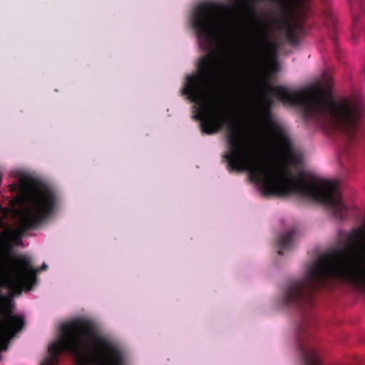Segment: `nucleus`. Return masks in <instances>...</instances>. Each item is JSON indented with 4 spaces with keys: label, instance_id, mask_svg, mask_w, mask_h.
<instances>
[{
    "label": "nucleus",
    "instance_id": "1",
    "mask_svg": "<svg viewBox=\"0 0 365 365\" xmlns=\"http://www.w3.org/2000/svg\"><path fill=\"white\" fill-rule=\"evenodd\" d=\"M218 76L219 56L212 51L199 59L197 71L187 76L181 92L195 104L193 118L200 121L202 133L213 135L227 126V150L222 158L229 171H247L251 180L260 184L265 197L296 194L309 197L325 205L336 218L343 220L347 209L337 182L314 176L306 178L303 173L294 177L288 166L274 165L259 158L252 145L243 138L240 126L231 120L227 110L212 101L210 87Z\"/></svg>",
    "mask_w": 365,
    "mask_h": 365
},
{
    "label": "nucleus",
    "instance_id": "2",
    "mask_svg": "<svg viewBox=\"0 0 365 365\" xmlns=\"http://www.w3.org/2000/svg\"><path fill=\"white\" fill-rule=\"evenodd\" d=\"M269 89L284 105L298 108L305 121L313 120L344 135L346 149L365 135L362 126L365 106L359 94L335 101L331 93L320 85L299 90L282 86H270Z\"/></svg>",
    "mask_w": 365,
    "mask_h": 365
},
{
    "label": "nucleus",
    "instance_id": "3",
    "mask_svg": "<svg viewBox=\"0 0 365 365\" xmlns=\"http://www.w3.org/2000/svg\"><path fill=\"white\" fill-rule=\"evenodd\" d=\"M58 339L48 346L49 356L41 365H53L63 352L71 354L76 365H128L123 351L102 336L96 324L77 318L61 327Z\"/></svg>",
    "mask_w": 365,
    "mask_h": 365
},
{
    "label": "nucleus",
    "instance_id": "4",
    "mask_svg": "<svg viewBox=\"0 0 365 365\" xmlns=\"http://www.w3.org/2000/svg\"><path fill=\"white\" fill-rule=\"evenodd\" d=\"M21 243V236L6 230L0 233V274L7 288L21 293L23 288L31 289L36 282L37 273L46 270V263L34 269L31 259L26 255H15L14 249Z\"/></svg>",
    "mask_w": 365,
    "mask_h": 365
},
{
    "label": "nucleus",
    "instance_id": "5",
    "mask_svg": "<svg viewBox=\"0 0 365 365\" xmlns=\"http://www.w3.org/2000/svg\"><path fill=\"white\" fill-rule=\"evenodd\" d=\"M25 190L26 207L20 215L21 230L35 229L54 212L58 197L48 185L31 177L21 179Z\"/></svg>",
    "mask_w": 365,
    "mask_h": 365
},
{
    "label": "nucleus",
    "instance_id": "6",
    "mask_svg": "<svg viewBox=\"0 0 365 365\" xmlns=\"http://www.w3.org/2000/svg\"><path fill=\"white\" fill-rule=\"evenodd\" d=\"M235 9L234 6L219 1L203 2L195 7L192 25L207 47H210L219 34L227 28L228 15Z\"/></svg>",
    "mask_w": 365,
    "mask_h": 365
},
{
    "label": "nucleus",
    "instance_id": "7",
    "mask_svg": "<svg viewBox=\"0 0 365 365\" xmlns=\"http://www.w3.org/2000/svg\"><path fill=\"white\" fill-rule=\"evenodd\" d=\"M282 17L275 21V28L284 34L285 41L297 46L307 32L306 22L314 15L311 0H282Z\"/></svg>",
    "mask_w": 365,
    "mask_h": 365
},
{
    "label": "nucleus",
    "instance_id": "8",
    "mask_svg": "<svg viewBox=\"0 0 365 365\" xmlns=\"http://www.w3.org/2000/svg\"><path fill=\"white\" fill-rule=\"evenodd\" d=\"M247 8L250 16L256 23L255 32L253 36L254 46L252 60L254 62H260L265 54H267L269 58H277L280 43L271 39L268 26L260 21L254 4L248 2Z\"/></svg>",
    "mask_w": 365,
    "mask_h": 365
},
{
    "label": "nucleus",
    "instance_id": "9",
    "mask_svg": "<svg viewBox=\"0 0 365 365\" xmlns=\"http://www.w3.org/2000/svg\"><path fill=\"white\" fill-rule=\"evenodd\" d=\"M12 299L0 294V339H9L21 331L25 326V319L22 315L13 314Z\"/></svg>",
    "mask_w": 365,
    "mask_h": 365
},
{
    "label": "nucleus",
    "instance_id": "10",
    "mask_svg": "<svg viewBox=\"0 0 365 365\" xmlns=\"http://www.w3.org/2000/svg\"><path fill=\"white\" fill-rule=\"evenodd\" d=\"M257 118L265 128V138L280 147L288 148L290 140L284 128L274 118L272 108L258 106Z\"/></svg>",
    "mask_w": 365,
    "mask_h": 365
},
{
    "label": "nucleus",
    "instance_id": "11",
    "mask_svg": "<svg viewBox=\"0 0 365 365\" xmlns=\"http://www.w3.org/2000/svg\"><path fill=\"white\" fill-rule=\"evenodd\" d=\"M245 69L238 61H232L226 67V74L232 84L239 87L244 78Z\"/></svg>",
    "mask_w": 365,
    "mask_h": 365
},
{
    "label": "nucleus",
    "instance_id": "12",
    "mask_svg": "<svg viewBox=\"0 0 365 365\" xmlns=\"http://www.w3.org/2000/svg\"><path fill=\"white\" fill-rule=\"evenodd\" d=\"M354 26L362 23L365 14V0H349Z\"/></svg>",
    "mask_w": 365,
    "mask_h": 365
},
{
    "label": "nucleus",
    "instance_id": "13",
    "mask_svg": "<svg viewBox=\"0 0 365 365\" xmlns=\"http://www.w3.org/2000/svg\"><path fill=\"white\" fill-rule=\"evenodd\" d=\"M296 234V230L292 228L281 234L277 240V245L279 248L277 253L282 255L284 251L290 250L293 246L294 237Z\"/></svg>",
    "mask_w": 365,
    "mask_h": 365
},
{
    "label": "nucleus",
    "instance_id": "14",
    "mask_svg": "<svg viewBox=\"0 0 365 365\" xmlns=\"http://www.w3.org/2000/svg\"><path fill=\"white\" fill-rule=\"evenodd\" d=\"M274 102L273 100L269 96L267 93H265L261 98V101L259 103V106H262L265 108H269L272 109Z\"/></svg>",
    "mask_w": 365,
    "mask_h": 365
},
{
    "label": "nucleus",
    "instance_id": "15",
    "mask_svg": "<svg viewBox=\"0 0 365 365\" xmlns=\"http://www.w3.org/2000/svg\"><path fill=\"white\" fill-rule=\"evenodd\" d=\"M269 66L272 72H276L279 68L277 58H269Z\"/></svg>",
    "mask_w": 365,
    "mask_h": 365
},
{
    "label": "nucleus",
    "instance_id": "16",
    "mask_svg": "<svg viewBox=\"0 0 365 365\" xmlns=\"http://www.w3.org/2000/svg\"><path fill=\"white\" fill-rule=\"evenodd\" d=\"M4 225L3 220L0 219V227H1Z\"/></svg>",
    "mask_w": 365,
    "mask_h": 365
}]
</instances>
